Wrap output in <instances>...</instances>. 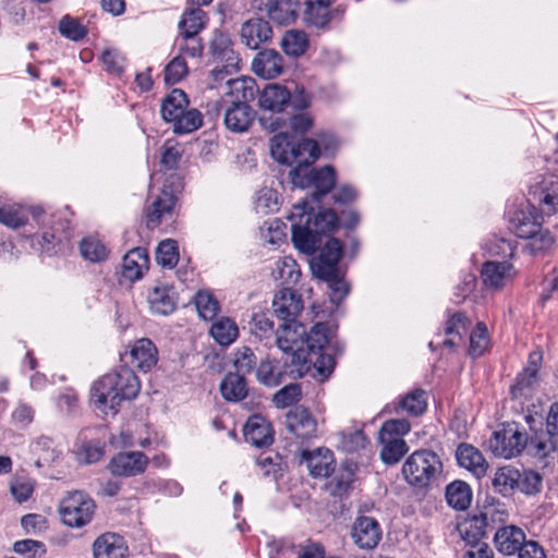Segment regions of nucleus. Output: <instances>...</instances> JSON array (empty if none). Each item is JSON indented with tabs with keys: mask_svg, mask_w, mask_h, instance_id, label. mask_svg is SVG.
Wrapping results in <instances>:
<instances>
[{
	"mask_svg": "<svg viewBox=\"0 0 558 558\" xmlns=\"http://www.w3.org/2000/svg\"><path fill=\"white\" fill-rule=\"evenodd\" d=\"M300 457L313 477H328L335 469L333 453L327 448L302 450Z\"/></svg>",
	"mask_w": 558,
	"mask_h": 558,
	"instance_id": "obj_18",
	"label": "nucleus"
},
{
	"mask_svg": "<svg viewBox=\"0 0 558 558\" xmlns=\"http://www.w3.org/2000/svg\"><path fill=\"white\" fill-rule=\"evenodd\" d=\"M294 168H310L320 156L318 142L312 138H303L293 146Z\"/></svg>",
	"mask_w": 558,
	"mask_h": 558,
	"instance_id": "obj_34",
	"label": "nucleus"
},
{
	"mask_svg": "<svg viewBox=\"0 0 558 558\" xmlns=\"http://www.w3.org/2000/svg\"><path fill=\"white\" fill-rule=\"evenodd\" d=\"M331 0H307L304 20L317 28L325 27L330 21L329 5Z\"/></svg>",
	"mask_w": 558,
	"mask_h": 558,
	"instance_id": "obj_39",
	"label": "nucleus"
},
{
	"mask_svg": "<svg viewBox=\"0 0 558 558\" xmlns=\"http://www.w3.org/2000/svg\"><path fill=\"white\" fill-rule=\"evenodd\" d=\"M141 389V383L133 369L120 366L97 379L92 387V400L98 411L105 415H116L122 401L134 399Z\"/></svg>",
	"mask_w": 558,
	"mask_h": 558,
	"instance_id": "obj_2",
	"label": "nucleus"
},
{
	"mask_svg": "<svg viewBox=\"0 0 558 558\" xmlns=\"http://www.w3.org/2000/svg\"><path fill=\"white\" fill-rule=\"evenodd\" d=\"M150 311L159 315H169L175 308L172 290L165 284L156 286L147 296Z\"/></svg>",
	"mask_w": 558,
	"mask_h": 558,
	"instance_id": "obj_33",
	"label": "nucleus"
},
{
	"mask_svg": "<svg viewBox=\"0 0 558 558\" xmlns=\"http://www.w3.org/2000/svg\"><path fill=\"white\" fill-rule=\"evenodd\" d=\"M267 16L275 23L284 25L292 23L299 10L298 0H268L266 3Z\"/></svg>",
	"mask_w": 558,
	"mask_h": 558,
	"instance_id": "obj_31",
	"label": "nucleus"
},
{
	"mask_svg": "<svg viewBox=\"0 0 558 558\" xmlns=\"http://www.w3.org/2000/svg\"><path fill=\"white\" fill-rule=\"evenodd\" d=\"M230 92L229 95L233 99L230 102H244L248 105L257 94V86L254 78L241 76L227 81Z\"/></svg>",
	"mask_w": 558,
	"mask_h": 558,
	"instance_id": "obj_35",
	"label": "nucleus"
},
{
	"mask_svg": "<svg viewBox=\"0 0 558 558\" xmlns=\"http://www.w3.org/2000/svg\"><path fill=\"white\" fill-rule=\"evenodd\" d=\"M189 70L184 59L181 56L174 57L165 69V82L168 85H174L186 76Z\"/></svg>",
	"mask_w": 558,
	"mask_h": 558,
	"instance_id": "obj_62",
	"label": "nucleus"
},
{
	"mask_svg": "<svg viewBox=\"0 0 558 558\" xmlns=\"http://www.w3.org/2000/svg\"><path fill=\"white\" fill-rule=\"evenodd\" d=\"M156 260L163 267L173 268L179 260L177 242L171 239L161 241L156 251Z\"/></svg>",
	"mask_w": 558,
	"mask_h": 558,
	"instance_id": "obj_54",
	"label": "nucleus"
},
{
	"mask_svg": "<svg viewBox=\"0 0 558 558\" xmlns=\"http://www.w3.org/2000/svg\"><path fill=\"white\" fill-rule=\"evenodd\" d=\"M95 504L83 492H73L62 499L59 512L63 523L71 527L87 524L94 514Z\"/></svg>",
	"mask_w": 558,
	"mask_h": 558,
	"instance_id": "obj_8",
	"label": "nucleus"
},
{
	"mask_svg": "<svg viewBox=\"0 0 558 558\" xmlns=\"http://www.w3.org/2000/svg\"><path fill=\"white\" fill-rule=\"evenodd\" d=\"M292 184L300 189L314 186L315 198L326 195L336 184V172L331 166H325L318 169L293 168L289 173Z\"/></svg>",
	"mask_w": 558,
	"mask_h": 558,
	"instance_id": "obj_7",
	"label": "nucleus"
},
{
	"mask_svg": "<svg viewBox=\"0 0 558 558\" xmlns=\"http://www.w3.org/2000/svg\"><path fill=\"white\" fill-rule=\"evenodd\" d=\"M469 325L470 320L463 313L453 314L446 324L445 333L447 338L444 340V345L450 349L458 347L462 342Z\"/></svg>",
	"mask_w": 558,
	"mask_h": 558,
	"instance_id": "obj_38",
	"label": "nucleus"
},
{
	"mask_svg": "<svg viewBox=\"0 0 558 558\" xmlns=\"http://www.w3.org/2000/svg\"><path fill=\"white\" fill-rule=\"evenodd\" d=\"M525 542L524 531L515 525L499 527L494 535L496 549L505 556L518 554Z\"/></svg>",
	"mask_w": 558,
	"mask_h": 558,
	"instance_id": "obj_20",
	"label": "nucleus"
},
{
	"mask_svg": "<svg viewBox=\"0 0 558 558\" xmlns=\"http://www.w3.org/2000/svg\"><path fill=\"white\" fill-rule=\"evenodd\" d=\"M275 315L283 323L298 322L303 310V301L299 293L289 288L281 289L272 300Z\"/></svg>",
	"mask_w": 558,
	"mask_h": 558,
	"instance_id": "obj_15",
	"label": "nucleus"
},
{
	"mask_svg": "<svg viewBox=\"0 0 558 558\" xmlns=\"http://www.w3.org/2000/svg\"><path fill=\"white\" fill-rule=\"evenodd\" d=\"M286 425L300 439H311L317 433V421L304 407L290 410L286 415Z\"/></svg>",
	"mask_w": 558,
	"mask_h": 558,
	"instance_id": "obj_16",
	"label": "nucleus"
},
{
	"mask_svg": "<svg viewBox=\"0 0 558 558\" xmlns=\"http://www.w3.org/2000/svg\"><path fill=\"white\" fill-rule=\"evenodd\" d=\"M122 361L143 372L149 371L158 361V351L147 338L134 342L131 350L122 355Z\"/></svg>",
	"mask_w": 558,
	"mask_h": 558,
	"instance_id": "obj_17",
	"label": "nucleus"
},
{
	"mask_svg": "<svg viewBox=\"0 0 558 558\" xmlns=\"http://www.w3.org/2000/svg\"><path fill=\"white\" fill-rule=\"evenodd\" d=\"M260 234L265 243L279 245L286 240V226L279 219H271L260 228Z\"/></svg>",
	"mask_w": 558,
	"mask_h": 558,
	"instance_id": "obj_57",
	"label": "nucleus"
},
{
	"mask_svg": "<svg viewBox=\"0 0 558 558\" xmlns=\"http://www.w3.org/2000/svg\"><path fill=\"white\" fill-rule=\"evenodd\" d=\"M162 119L172 123L175 134H189L203 124V116L197 109H189V99L182 89H173L161 104Z\"/></svg>",
	"mask_w": 558,
	"mask_h": 558,
	"instance_id": "obj_3",
	"label": "nucleus"
},
{
	"mask_svg": "<svg viewBox=\"0 0 558 558\" xmlns=\"http://www.w3.org/2000/svg\"><path fill=\"white\" fill-rule=\"evenodd\" d=\"M543 477L538 472L532 470L520 471L517 489L522 494L532 496L541 492Z\"/></svg>",
	"mask_w": 558,
	"mask_h": 558,
	"instance_id": "obj_58",
	"label": "nucleus"
},
{
	"mask_svg": "<svg viewBox=\"0 0 558 558\" xmlns=\"http://www.w3.org/2000/svg\"><path fill=\"white\" fill-rule=\"evenodd\" d=\"M209 332L214 340L222 347L230 345L239 337L238 325L229 317H220L214 322Z\"/></svg>",
	"mask_w": 558,
	"mask_h": 558,
	"instance_id": "obj_37",
	"label": "nucleus"
},
{
	"mask_svg": "<svg viewBox=\"0 0 558 558\" xmlns=\"http://www.w3.org/2000/svg\"><path fill=\"white\" fill-rule=\"evenodd\" d=\"M180 189V179L174 174L167 178L162 187L158 189V193H155L154 187H151V203L146 209L147 228L155 229L163 219L171 217Z\"/></svg>",
	"mask_w": 558,
	"mask_h": 558,
	"instance_id": "obj_6",
	"label": "nucleus"
},
{
	"mask_svg": "<svg viewBox=\"0 0 558 558\" xmlns=\"http://www.w3.org/2000/svg\"><path fill=\"white\" fill-rule=\"evenodd\" d=\"M457 461L461 468L471 472L476 478L483 477L488 463L482 452L471 445H460L456 452Z\"/></svg>",
	"mask_w": 558,
	"mask_h": 558,
	"instance_id": "obj_24",
	"label": "nucleus"
},
{
	"mask_svg": "<svg viewBox=\"0 0 558 558\" xmlns=\"http://www.w3.org/2000/svg\"><path fill=\"white\" fill-rule=\"evenodd\" d=\"M306 201L292 206L287 216L291 222L292 242L302 253L312 255L319 247L323 238L335 230L338 217L332 209H324L317 214L311 213Z\"/></svg>",
	"mask_w": 558,
	"mask_h": 558,
	"instance_id": "obj_1",
	"label": "nucleus"
},
{
	"mask_svg": "<svg viewBox=\"0 0 558 558\" xmlns=\"http://www.w3.org/2000/svg\"><path fill=\"white\" fill-rule=\"evenodd\" d=\"M290 92L279 84L267 85L258 99L259 107L264 110L280 112L289 104Z\"/></svg>",
	"mask_w": 558,
	"mask_h": 558,
	"instance_id": "obj_30",
	"label": "nucleus"
},
{
	"mask_svg": "<svg viewBox=\"0 0 558 558\" xmlns=\"http://www.w3.org/2000/svg\"><path fill=\"white\" fill-rule=\"evenodd\" d=\"M425 391L423 389H414L409 392L400 403L402 410L410 415H421L427 408Z\"/></svg>",
	"mask_w": 558,
	"mask_h": 558,
	"instance_id": "obj_53",
	"label": "nucleus"
},
{
	"mask_svg": "<svg viewBox=\"0 0 558 558\" xmlns=\"http://www.w3.org/2000/svg\"><path fill=\"white\" fill-rule=\"evenodd\" d=\"M510 225L515 234L523 239L535 234L542 228L541 218L535 207L530 204L512 214Z\"/></svg>",
	"mask_w": 558,
	"mask_h": 558,
	"instance_id": "obj_21",
	"label": "nucleus"
},
{
	"mask_svg": "<svg viewBox=\"0 0 558 558\" xmlns=\"http://www.w3.org/2000/svg\"><path fill=\"white\" fill-rule=\"evenodd\" d=\"M319 279L327 282L330 290L329 298L332 303L339 304L348 295L350 288L340 270L330 276L319 277Z\"/></svg>",
	"mask_w": 558,
	"mask_h": 558,
	"instance_id": "obj_51",
	"label": "nucleus"
},
{
	"mask_svg": "<svg viewBox=\"0 0 558 558\" xmlns=\"http://www.w3.org/2000/svg\"><path fill=\"white\" fill-rule=\"evenodd\" d=\"M494 514L486 510L481 515H473L458 524V531L461 537L469 544H484L482 538L485 537L488 527V519H493Z\"/></svg>",
	"mask_w": 558,
	"mask_h": 558,
	"instance_id": "obj_22",
	"label": "nucleus"
},
{
	"mask_svg": "<svg viewBox=\"0 0 558 558\" xmlns=\"http://www.w3.org/2000/svg\"><path fill=\"white\" fill-rule=\"evenodd\" d=\"M270 154L271 157L279 163L292 166L293 165V146L289 141L286 133H279L270 140Z\"/></svg>",
	"mask_w": 558,
	"mask_h": 558,
	"instance_id": "obj_43",
	"label": "nucleus"
},
{
	"mask_svg": "<svg viewBox=\"0 0 558 558\" xmlns=\"http://www.w3.org/2000/svg\"><path fill=\"white\" fill-rule=\"evenodd\" d=\"M301 397V388L298 384H290L278 390L272 398L278 408H288L296 403Z\"/></svg>",
	"mask_w": 558,
	"mask_h": 558,
	"instance_id": "obj_63",
	"label": "nucleus"
},
{
	"mask_svg": "<svg viewBox=\"0 0 558 558\" xmlns=\"http://www.w3.org/2000/svg\"><path fill=\"white\" fill-rule=\"evenodd\" d=\"M520 470L506 465L498 468L492 478V486L495 493L502 496H510L518 486Z\"/></svg>",
	"mask_w": 558,
	"mask_h": 558,
	"instance_id": "obj_32",
	"label": "nucleus"
},
{
	"mask_svg": "<svg viewBox=\"0 0 558 558\" xmlns=\"http://www.w3.org/2000/svg\"><path fill=\"white\" fill-rule=\"evenodd\" d=\"M222 397L228 401H240L247 395V385L243 375L229 373L220 384Z\"/></svg>",
	"mask_w": 558,
	"mask_h": 558,
	"instance_id": "obj_40",
	"label": "nucleus"
},
{
	"mask_svg": "<svg viewBox=\"0 0 558 558\" xmlns=\"http://www.w3.org/2000/svg\"><path fill=\"white\" fill-rule=\"evenodd\" d=\"M539 360L541 356L537 353L530 355V365L518 375L517 384L512 387L513 393L517 390L522 391L532 386L537 376Z\"/></svg>",
	"mask_w": 558,
	"mask_h": 558,
	"instance_id": "obj_60",
	"label": "nucleus"
},
{
	"mask_svg": "<svg viewBox=\"0 0 558 558\" xmlns=\"http://www.w3.org/2000/svg\"><path fill=\"white\" fill-rule=\"evenodd\" d=\"M341 256V242L335 238L328 239L318 256L311 263L313 274L319 278L323 276H330L333 272L339 271V260Z\"/></svg>",
	"mask_w": 558,
	"mask_h": 558,
	"instance_id": "obj_13",
	"label": "nucleus"
},
{
	"mask_svg": "<svg viewBox=\"0 0 558 558\" xmlns=\"http://www.w3.org/2000/svg\"><path fill=\"white\" fill-rule=\"evenodd\" d=\"M147 463L148 460L142 452H121L111 459L109 471L117 476H135L145 471Z\"/></svg>",
	"mask_w": 558,
	"mask_h": 558,
	"instance_id": "obj_19",
	"label": "nucleus"
},
{
	"mask_svg": "<svg viewBox=\"0 0 558 558\" xmlns=\"http://www.w3.org/2000/svg\"><path fill=\"white\" fill-rule=\"evenodd\" d=\"M329 343L328 327L326 324H316L306 338V354L316 355Z\"/></svg>",
	"mask_w": 558,
	"mask_h": 558,
	"instance_id": "obj_50",
	"label": "nucleus"
},
{
	"mask_svg": "<svg viewBox=\"0 0 558 558\" xmlns=\"http://www.w3.org/2000/svg\"><path fill=\"white\" fill-rule=\"evenodd\" d=\"M101 61L105 70L117 76L124 72L126 65L125 57L116 48H106L101 53Z\"/></svg>",
	"mask_w": 558,
	"mask_h": 558,
	"instance_id": "obj_52",
	"label": "nucleus"
},
{
	"mask_svg": "<svg viewBox=\"0 0 558 558\" xmlns=\"http://www.w3.org/2000/svg\"><path fill=\"white\" fill-rule=\"evenodd\" d=\"M271 275L275 280L290 284L298 282L301 276V271L296 262L292 257L284 256L276 262Z\"/></svg>",
	"mask_w": 558,
	"mask_h": 558,
	"instance_id": "obj_44",
	"label": "nucleus"
},
{
	"mask_svg": "<svg viewBox=\"0 0 558 558\" xmlns=\"http://www.w3.org/2000/svg\"><path fill=\"white\" fill-rule=\"evenodd\" d=\"M526 445V435L513 424L501 430L494 432L489 439V448L496 457L511 459L521 453Z\"/></svg>",
	"mask_w": 558,
	"mask_h": 558,
	"instance_id": "obj_9",
	"label": "nucleus"
},
{
	"mask_svg": "<svg viewBox=\"0 0 558 558\" xmlns=\"http://www.w3.org/2000/svg\"><path fill=\"white\" fill-rule=\"evenodd\" d=\"M353 543L361 549H374L381 539L379 523L371 517L359 515L351 527Z\"/></svg>",
	"mask_w": 558,
	"mask_h": 558,
	"instance_id": "obj_14",
	"label": "nucleus"
},
{
	"mask_svg": "<svg viewBox=\"0 0 558 558\" xmlns=\"http://www.w3.org/2000/svg\"><path fill=\"white\" fill-rule=\"evenodd\" d=\"M27 221L23 207L16 205H5L0 207V222L10 227L19 228Z\"/></svg>",
	"mask_w": 558,
	"mask_h": 558,
	"instance_id": "obj_61",
	"label": "nucleus"
},
{
	"mask_svg": "<svg viewBox=\"0 0 558 558\" xmlns=\"http://www.w3.org/2000/svg\"><path fill=\"white\" fill-rule=\"evenodd\" d=\"M490 339L487 327L484 323H477L470 333L469 354L473 357H480L489 349Z\"/></svg>",
	"mask_w": 558,
	"mask_h": 558,
	"instance_id": "obj_47",
	"label": "nucleus"
},
{
	"mask_svg": "<svg viewBox=\"0 0 558 558\" xmlns=\"http://www.w3.org/2000/svg\"><path fill=\"white\" fill-rule=\"evenodd\" d=\"M280 45L288 56L296 58L304 54L307 50L308 37L303 31L290 29L282 36Z\"/></svg>",
	"mask_w": 558,
	"mask_h": 558,
	"instance_id": "obj_42",
	"label": "nucleus"
},
{
	"mask_svg": "<svg viewBox=\"0 0 558 558\" xmlns=\"http://www.w3.org/2000/svg\"><path fill=\"white\" fill-rule=\"evenodd\" d=\"M271 28L263 19L246 21L241 27V40L250 49H257L271 37Z\"/></svg>",
	"mask_w": 558,
	"mask_h": 558,
	"instance_id": "obj_25",
	"label": "nucleus"
},
{
	"mask_svg": "<svg viewBox=\"0 0 558 558\" xmlns=\"http://www.w3.org/2000/svg\"><path fill=\"white\" fill-rule=\"evenodd\" d=\"M244 437L255 447L269 446L272 442L270 424L263 416L254 415L245 424Z\"/></svg>",
	"mask_w": 558,
	"mask_h": 558,
	"instance_id": "obj_29",
	"label": "nucleus"
},
{
	"mask_svg": "<svg viewBox=\"0 0 558 558\" xmlns=\"http://www.w3.org/2000/svg\"><path fill=\"white\" fill-rule=\"evenodd\" d=\"M223 110V123L234 133H243L248 130L255 119V111L244 102H230L222 99L219 104Z\"/></svg>",
	"mask_w": 558,
	"mask_h": 558,
	"instance_id": "obj_12",
	"label": "nucleus"
},
{
	"mask_svg": "<svg viewBox=\"0 0 558 558\" xmlns=\"http://www.w3.org/2000/svg\"><path fill=\"white\" fill-rule=\"evenodd\" d=\"M82 257L92 263H100L107 259L109 251L98 238L86 236L80 242Z\"/></svg>",
	"mask_w": 558,
	"mask_h": 558,
	"instance_id": "obj_45",
	"label": "nucleus"
},
{
	"mask_svg": "<svg viewBox=\"0 0 558 558\" xmlns=\"http://www.w3.org/2000/svg\"><path fill=\"white\" fill-rule=\"evenodd\" d=\"M446 499L452 508L465 510L471 505L472 490L465 482L454 481L446 488Z\"/></svg>",
	"mask_w": 558,
	"mask_h": 558,
	"instance_id": "obj_41",
	"label": "nucleus"
},
{
	"mask_svg": "<svg viewBox=\"0 0 558 558\" xmlns=\"http://www.w3.org/2000/svg\"><path fill=\"white\" fill-rule=\"evenodd\" d=\"M210 48L215 58L226 62L221 66L217 65L211 70L215 81L223 80L227 75H231L239 70L240 59L232 50L228 35L217 33L211 40Z\"/></svg>",
	"mask_w": 558,
	"mask_h": 558,
	"instance_id": "obj_11",
	"label": "nucleus"
},
{
	"mask_svg": "<svg viewBox=\"0 0 558 558\" xmlns=\"http://www.w3.org/2000/svg\"><path fill=\"white\" fill-rule=\"evenodd\" d=\"M533 194L543 214L550 216L558 211V179L556 177L544 180Z\"/></svg>",
	"mask_w": 558,
	"mask_h": 558,
	"instance_id": "obj_27",
	"label": "nucleus"
},
{
	"mask_svg": "<svg viewBox=\"0 0 558 558\" xmlns=\"http://www.w3.org/2000/svg\"><path fill=\"white\" fill-rule=\"evenodd\" d=\"M205 23L206 13L199 8L191 9L182 15L179 23L181 35L197 36Z\"/></svg>",
	"mask_w": 558,
	"mask_h": 558,
	"instance_id": "obj_48",
	"label": "nucleus"
},
{
	"mask_svg": "<svg viewBox=\"0 0 558 558\" xmlns=\"http://www.w3.org/2000/svg\"><path fill=\"white\" fill-rule=\"evenodd\" d=\"M381 445L380 458L386 464H396L408 452L409 447L402 438H392V436L379 433Z\"/></svg>",
	"mask_w": 558,
	"mask_h": 558,
	"instance_id": "obj_36",
	"label": "nucleus"
},
{
	"mask_svg": "<svg viewBox=\"0 0 558 558\" xmlns=\"http://www.w3.org/2000/svg\"><path fill=\"white\" fill-rule=\"evenodd\" d=\"M486 250L494 257L512 258L515 246L510 240L494 236L486 243Z\"/></svg>",
	"mask_w": 558,
	"mask_h": 558,
	"instance_id": "obj_64",
	"label": "nucleus"
},
{
	"mask_svg": "<svg viewBox=\"0 0 558 558\" xmlns=\"http://www.w3.org/2000/svg\"><path fill=\"white\" fill-rule=\"evenodd\" d=\"M481 279L489 291H501L512 284L518 270L509 260H487L482 265Z\"/></svg>",
	"mask_w": 558,
	"mask_h": 558,
	"instance_id": "obj_10",
	"label": "nucleus"
},
{
	"mask_svg": "<svg viewBox=\"0 0 558 558\" xmlns=\"http://www.w3.org/2000/svg\"><path fill=\"white\" fill-rule=\"evenodd\" d=\"M255 210L266 215L278 210V193L271 187L264 186L256 193Z\"/></svg>",
	"mask_w": 558,
	"mask_h": 558,
	"instance_id": "obj_55",
	"label": "nucleus"
},
{
	"mask_svg": "<svg viewBox=\"0 0 558 558\" xmlns=\"http://www.w3.org/2000/svg\"><path fill=\"white\" fill-rule=\"evenodd\" d=\"M58 28L63 37L73 41H78L87 35L86 27L78 20L69 15L60 20Z\"/></svg>",
	"mask_w": 558,
	"mask_h": 558,
	"instance_id": "obj_59",
	"label": "nucleus"
},
{
	"mask_svg": "<svg viewBox=\"0 0 558 558\" xmlns=\"http://www.w3.org/2000/svg\"><path fill=\"white\" fill-rule=\"evenodd\" d=\"M194 304L198 316L204 320L214 319L220 311L217 299L210 291L201 290L194 296Z\"/></svg>",
	"mask_w": 558,
	"mask_h": 558,
	"instance_id": "obj_46",
	"label": "nucleus"
},
{
	"mask_svg": "<svg viewBox=\"0 0 558 558\" xmlns=\"http://www.w3.org/2000/svg\"><path fill=\"white\" fill-rule=\"evenodd\" d=\"M149 258L145 248L135 247L123 257L122 275L130 281L138 280L148 270Z\"/></svg>",
	"mask_w": 558,
	"mask_h": 558,
	"instance_id": "obj_28",
	"label": "nucleus"
},
{
	"mask_svg": "<svg viewBox=\"0 0 558 558\" xmlns=\"http://www.w3.org/2000/svg\"><path fill=\"white\" fill-rule=\"evenodd\" d=\"M526 239L529 242L524 250L533 256L544 253L554 244V238L550 232L548 230H543L542 228L535 234L527 236Z\"/></svg>",
	"mask_w": 558,
	"mask_h": 558,
	"instance_id": "obj_56",
	"label": "nucleus"
},
{
	"mask_svg": "<svg viewBox=\"0 0 558 558\" xmlns=\"http://www.w3.org/2000/svg\"><path fill=\"white\" fill-rule=\"evenodd\" d=\"M93 550L95 558H125L128 547L120 535L106 533L94 542Z\"/></svg>",
	"mask_w": 558,
	"mask_h": 558,
	"instance_id": "obj_26",
	"label": "nucleus"
},
{
	"mask_svg": "<svg viewBox=\"0 0 558 558\" xmlns=\"http://www.w3.org/2000/svg\"><path fill=\"white\" fill-rule=\"evenodd\" d=\"M442 472L440 458L432 450L421 449L411 453L402 466L405 482L417 488H426L434 483Z\"/></svg>",
	"mask_w": 558,
	"mask_h": 558,
	"instance_id": "obj_4",
	"label": "nucleus"
},
{
	"mask_svg": "<svg viewBox=\"0 0 558 558\" xmlns=\"http://www.w3.org/2000/svg\"><path fill=\"white\" fill-rule=\"evenodd\" d=\"M306 328L299 322L283 323L277 330V347L291 356L290 363L302 375L308 372L305 344Z\"/></svg>",
	"mask_w": 558,
	"mask_h": 558,
	"instance_id": "obj_5",
	"label": "nucleus"
},
{
	"mask_svg": "<svg viewBox=\"0 0 558 558\" xmlns=\"http://www.w3.org/2000/svg\"><path fill=\"white\" fill-rule=\"evenodd\" d=\"M367 438L361 429H348L339 433V448L345 452H355L363 449Z\"/></svg>",
	"mask_w": 558,
	"mask_h": 558,
	"instance_id": "obj_49",
	"label": "nucleus"
},
{
	"mask_svg": "<svg viewBox=\"0 0 558 558\" xmlns=\"http://www.w3.org/2000/svg\"><path fill=\"white\" fill-rule=\"evenodd\" d=\"M252 68L259 77L271 80L281 74L283 60L276 50L266 49L257 53L253 60Z\"/></svg>",
	"mask_w": 558,
	"mask_h": 558,
	"instance_id": "obj_23",
	"label": "nucleus"
}]
</instances>
